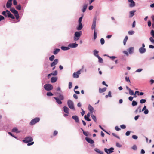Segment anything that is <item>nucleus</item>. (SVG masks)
Here are the masks:
<instances>
[{
  "instance_id": "43",
  "label": "nucleus",
  "mask_w": 154,
  "mask_h": 154,
  "mask_svg": "<svg viewBox=\"0 0 154 154\" xmlns=\"http://www.w3.org/2000/svg\"><path fill=\"white\" fill-rule=\"evenodd\" d=\"M52 75H57V71H55L53 72L52 73H51Z\"/></svg>"
},
{
  "instance_id": "50",
  "label": "nucleus",
  "mask_w": 154,
  "mask_h": 154,
  "mask_svg": "<svg viewBox=\"0 0 154 154\" xmlns=\"http://www.w3.org/2000/svg\"><path fill=\"white\" fill-rule=\"evenodd\" d=\"M100 42L102 45H103L105 41L104 39L102 38L100 39Z\"/></svg>"
},
{
  "instance_id": "25",
  "label": "nucleus",
  "mask_w": 154,
  "mask_h": 154,
  "mask_svg": "<svg viewBox=\"0 0 154 154\" xmlns=\"http://www.w3.org/2000/svg\"><path fill=\"white\" fill-rule=\"evenodd\" d=\"M94 54L97 57H99L98 55V51H97L96 50H94Z\"/></svg>"
},
{
  "instance_id": "5",
  "label": "nucleus",
  "mask_w": 154,
  "mask_h": 154,
  "mask_svg": "<svg viewBox=\"0 0 154 154\" xmlns=\"http://www.w3.org/2000/svg\"><path fill=\"white\" fill-rule=\"evenodd\" d=\"M40 119L39 118H35L31 120L30 124L31 125H33L39 122Z\"/></svg>"
},
{
  "instance_id": "8",
  "label": "nucleus",
  "mask_w": 154,
  "mask_h": 154,
  "mask_svg": "<svg viewBox=\"0 0 154 154\" xmlns=\"http://www.w3.org/2000/svg\"><path fill=\"white\" fill-rule=\"evenodd\" d=\"M6 12L7 14H8V17H10L13 19H15V17L8 10H6Z\"/></svg>"
},
{
  "instance_id": "26",
  "label": "nucleus",
  "mask_w": 154,
  "mask_h": 154,
  "mask_svg": "<svg viewBox=\"0 0 154 154\" xmlns=\"http://www.w3.org/2000/svg\"><path fill=\"white\" fill-rule=\"evenodd\" d=\"M12 131L14 132H16L17 133H19L20 132L18 131V129L16 128H13L12 130Z\"/></svg>"
},
{
  "instance_id": "23",
  "label": "nucleus",
  "mask_w": 154,
  "mask_h": 154,
  "mask_svg": "<svg viewBox=\"0 0 154 154\" xmlns=\"http://www.w3.org/2000/svg\"><path fill=\"white\" fill-rule=\"evenodd\" d=\"M10 10L12 13L15 14H17L18 13V11L17 10L13 8H11Z\"/></svg>"
},
{
  "instance_id": "4",
  "label": "nucleus",
  "mask_w": 154,
  "mask_h": 154,
  "mask_svg": "<svg viewBox=\"0 0 154 154\" xmlns=\"http://www.w3.org/2000/svg\"><path fill=\"white\" fill-rule=\"evenodd\" d=\"M67 104L69 107L71 109L75 110L73 102L71 100H69L67 101Z\"/></svg>"
},
{
  "instance_id": "22",
  "label": "nucleus",
  "mask_w": 154,
  "mask_h": 154,
  "mask_svg": "<svg viewBox=\"0 0 154 154\" xmlns=\"http://www.w3.org/2000/svg\"><path fill=\"white\" fill-rule=\"evenodd\" d=\"M88 109L90 112L91 113H92L94 111V108L90 105H89L88 107Z\"/></svg>"
},
{
  "instance_id": "42",
  "label": "nucleus",
  "mask_w": 154,
  "mask_h": 154,
  "mask_svg": "<svg viewBox=\"0 0 154 154\" xmlns=\"http://www.w3.org/2000/svg\"><path fill=\"white\" fill-rule=\"evenodd\" d=\"M128 33L129 35H131L134 33V32L132 30L128 32Z\"/></svg>"
},
{
  "instance_id": "2",
  "label": "nucleus",
  "mask_w": 154,
  "mask_h": 154,
  "mask_svg": "<svg viewBox=\"0 0 154 154\" xmlns=\"http://www.w3.org/2000/svg\"><path fill=\"white\" fill-rule=\"evenodd\" d=\"M82 34L81 31L76 32L74 34L75 37L74 39L75 41H77L79 38V37Z\"/></svg>"
},
{
  "instance_id": "13",
  "label": "nucleus",
  "mask_w": 154,
  "mask_h": 154,
  "mask_svg": "<svg viewBox=\"0 0 154 154\" xmlns=\"http://www.w3.org/2000/svg\"><path fill=\"white\" fill-rule=\"evenodd\" d=\"M72 118L75 121L78 123L79 121V119L78 117L77 116H73L72 117Z\"/></svg>"
},
{
  "instance_id": "64",
  "label": "nucleus",
  "mask_w": 154,
  "mask_h": 154,
  "mask_svg": "<svg viewBox=\"0 0 154 154\" xmlns=\"http://www.w3.org/2000/svg\"><path fill=\"white\" fill-rule=\"evenodd\" d=\"M130 131H127L125 133V135L127 136H128L130 135Z\"/></svg>"
},
{
  "instance_id": "40",
  "label": "nucleus",
  "mask_w": 154,
  "mask_h": 154,
  "mask_svg": "<svg viewBox=\"0 0 154 154\" xmlns=\"http://www.w3.org/2000/svg\"><path fill=\"white\" fill-rule=\"evenodd\" d=\"M89 117H88L86 115H85V116H84V118H85V119L88 121H91V119H90L89 118Z\"/></svg>"
},
{
  "instance_id": "36",
  "label": "nucleus",
  "mask_w": 154,
  "mask_h": 154,
  "mask_svg": "<svg viewBox=\"0 0 154 154\" xmlns=\"http://www.w3.org/2000/svg\"><path fill=\"white\" fill-rule=\"evenodd\" d=\"M2 14L3 15H4L5 17H8V14H7L6 10L5 11H3L2 12Z\"/></svg>"
},
{
  "instance_id": "63",
  "label": "nucleus",
  "mask_w": 154,
  "mask_h": 154,
  "mask_svg": "<svg viewBox=\"0 0 154 154\" xmlns=\"http://www.w3.org/2000/svg\"><path fill=\"white\" fill-rule=\"evenodd\" d=\"M115 129L117 131H119L120 130V128H119L118 126H116L115 128Z\"/></svg>"
},
{
  "instance_id": "27",
  "label": "nucleus",
  "mask_w": 154,
  "mask_h": 154,
  "mask_svg": "<svg viewBox=\"0 0 154 154\" xmlns=\"http://www.w3.org/2000/svg\"><path fill=\"white\" fill-rule=\"evenodd\" d=\"M58 98L61 100H63L64 99V96L60 94H59Z\"/></svg>"
},
{
  "instance_id": "34",
  "label": "nucleus",
  "mask_w": 154,
  "mask_h": 154,
  "mask_svg": "<svg viewBox=\"0 0 154 154\" xmlns=\"http://www.w3.org/2000/svg\"><path fill=\"white\" fill-rule=\"evenodd\" d=\"M128 37L127 36H126L125 38L124 39L123 41V44L124 45L126 44V42L128 40Z\"/></svg>"
},
{
  "instance_id": "54",
  "label": "nucleus",
  "mask_w": 154,
  "mask_h": 154,
  "mask_svg": "<svg viewBox=\"0 0 154 154\" xmlns=\"http://www.w3.org/2000/svg\"><path fill=\"white\" fill-rule=\"evenodd\" d=\"M125 80L127 82H130V81L129 77H125Z\"/></svg>"
},
{
  "instance_id": "35",
  "label": "nucleus",
  "mask_w": 154,
  "mask_h": 154,
  "mask_svg": "<svg viewBox=\"0 0 154 154\" xmlns=\"http://www.w3.org/2000/svg\"><path fill=\"white\" fill-rule=\"evenodd\" d=\"M108 97H112V96H111V92L110 91H109V92H108V95H106V96H105V97L106 98H107Z\"/></svg>"
},
{
  "instance_id": "9",
  "label": "nucleus",
  "mask_w": 154,
  "mask_h": 154,
  "mask_svg": "<svg viewBox=\"0 0 154 154\" xmlns=\"http://www.w3.org/2000/svg\"><path fill=\"white\" fill-rule=\"evenodd\" d=\"M13 0H8L6 6L7 8H9L11 7L12 4V1Z\"/></svg>"
},
{
  "instance_id": "62",
  "label": "nucleus",
  "mask_w": 154,
  "mask_h": 154,
  "mask_svg": "<svg viewBox=\"0 0 154 154\" xmlns=\"http://www.w3.org/2000/svg\"><path fill=\"white\" fill-rule=\"evenodd\" d=\"M13 4L14 5H17V2L16 0H14Z\"/></svg>"
},
{
  "instance_id": "33",
  "label": "nucleus",
  "mask_w": 154,
  "mask_h": 154,
  "mask_svg": "<svg viewBox=\"0 0 154 154\" xmlns=\"http://www.w3.org/2000/svg\"><path fill=\"white\" fill-rule=\"evenodd\" d=\"M95 150L96 152L100 153V154H103V151L100 150L99 149H95Z\"/></svg>"
},
{
  "instance_id": "10",
  "label": "nucleus",
  "mask_w": 154,
  "mask_h": 154,
  "mask_svg": "<svg viewBox=\"0 0 154 154\" xmlns=\"http://www.w3.org/2000/svg\"><path fill=\"white\" fill-rule=\"evenodd\" d=\"M128 1L131 3L129 5L130 7H132L135 6V3L133 0H128Z\"/></svg>"
},
{
  "instance_id": "41",
  "label": "nucleus",
  "mask_w": 154,
  "mask_h": 154,
  "mask_svg": "<svg viewBox=\"0 0 154 154\" xmlns=\"http://www.w3.org/2000/svg\"><path fill=\"white\" fill-rule=\"evenodd\" d=\"M137 103L136 101L134 100L132 101V105L133 106H135L137 105Z\"/></svg>"
},
{
  "instance_id": "28",
  "label": "nucleus",
  "mask_w": 154,
  "mask_h": 154,
  "mask_svg": "<svg viewBox=\"0 0 154 154\" xmlns=\"http://www.w3.org/2000/svg\"><path fill=\"white\" fill-rule=\"evenodd\" d=\"M97 37V30L96 29L94 30V39L95 40Z\"/></svg>"
},
{
  "instance_id": "20",
  "label": "nucleus",
  "mask_w": 154,
  "mask_h": 154,
  "mask_svg": "<svg viewBox=\"0 0 154 154\" xmlns=\"http://www.w3.org/2000/svg\"><path fill=\"white\" fill-rule=\"evenodd\" d=\"M57 78L56 77H52L51 79V82L52 83H54L57 81Z\"/></svg>"
},
{
  "instance_id": "59",
  "label": "nucleus",
  "mask_w": 154,
  "mask_h": 154,
  "mask_svg": "<svg viewBox=\"0 0 154 154\" xmlns=\"http://www.w3.org/2000/svg\"><path fill=\"white\" fill-rule=\"evenodd\" d=\"M151 25V22L150 20H149L148 22V25L149 27H150Z\"/></svg>"
},
{
  "instance_id": "17",
  "label": "nucleus",
  "mask_w": 154,
  "mask_h": 154,
  "mask_svg": "<svg viewBox=\"0 0 154 154\" xmlns=\"http://www.w3.org/2000/svg\"><path fill=\"white\" fill-rule=\"evenodd\" d=\"M78 45V44L76 43L70 44L69 45V46L71 48H75Z\"/></svg>"
},
{
  "instance_id": "32",
  "label": "nucleus",
  "mask_w": 154,
  "mask_h": 154,
  "mask_svg": "<svg viewBox=\"0 0 154 154\" xmlns=\"http://www.w3.org/2000/svg\"><path fill=\"white\" fill-rule=\"evenodd\" d=\"M61 49L62 50L65 51L68 50L69 49V48L68 47L62 46L61 47Z\"/></svg>"
},
{
  "instance_id": "48",
  "label": "nucleus",
  "mask_w": 154,
  "mask_h": 154,
  "mask_svg": "<svg viewBox=\"0 0 154 154\" xmlns=\"http://www.w3.org/2000/svg\"><path fill=\"white\" fill-rule=\"evenodd\" d=\"M47 95L48 96H53V94L51 92H49L47 93Z\"/></svg>"
},
{
  "instance_id": "6",
  "label": "nucleus",
  "mask_w": 154,
  "mask_h": 154,
  "mask_svg": "<svg viewBox=\"0 0 154 154\" xmlns=\"http://www.w3.org/2000/svg\"><path fill=\"white\" fill-rule=\"evenodd\" d=\"M114 149L113 147H111L108 149L105 148L104 149V151L107 154H109L113 152Z\"/></svg>"
},
{
  "instance_id": "16",
  "label": "nucleus",
  "mask_w": 154,
  "mask_h": 154,
  "mask_svg": "<svg viewBox=\"0 0 154 154\" xmlns=\"http://www.w3.org/2000/svg\"><path fill=\"white\" fill-rule=\"evenodd\" d=\"M54 98L55 99L56 102L59 104H62V102L60 100V99H59L57 97H54Z\"/></svg>"
},
{
  "instance_id": "61",
  "label": "nucleus",
  "mask_w": 154,
  "mask_h": 154,
  "mask_svg": "<svg viewBox=\"0 0 154 154\" xmlns=\"http://www.w3.org/2000/svg\"><path fill=\"white\" fill-rule=\"evenodd\" d=\"M4 17L3 16L0 15V21L3 20H4Z\"/></svg>"
},
{
  "instance_id": "49",
  "label": "nucleus",
  "mask_w": 154,
  "mask_h": 154,
  "mask_svg": "<svg viewBox=\"0 0 154 154\" xmlns=\"http://www.w3.org/2000/svg\"><path fill=\"white\" fill-rule=\"evenodd\" d=\"M112 134L114 137H116L119 139H120V138L119 136H117L116 134L115 133H112Z\"/></svg>"
},
{
  "instance_id": "53",
  "label": "nucleus",
  "mask_w": 154,
  "mask_h": 154,
  "mask_svg": "<svg viewBox=\"0 0 154 154\" xmlns=\"http://www.w3.org/2000/svg\"><path fill=\"white\" fill-rule=\"evenodd\" d=\"M120 127L123 129H124L126 128V126L125 125H120Z\"/></svg>"
},
{
  "instance_id": "29",
  "label": "nucleus",
  "mask_w": 154,
  "mask_h": 154,
  "mask_svg": "<svg viewBox=\"0 0 154 154\" xmlns=\"http://www.w3.org/2000/svg\"><path fill=\"white\" fill-rule=\"evenodd\" d=\"M60 51L59 49H55L53 52V54H57Z\"/></svg>"
},
{
  "instance_id": "30",
  "label": "nucleus",
  "mask_w": 154,
  "mask_h": 154,
  "mask_svg": "<svg viewBox=\"0 0 154 154\" xmlns=\"http://www.w3.org/2000/svg\"><path fill=\"white\" fill-rule=\"evenodd\" d=\"M134 51V48L132 47H130L128 49V51L129 53H133Z\"/></svg>"
},
{
  "instance_id": "19",
  "label": "nucleus",
  "mask_w": 154,
  "mask_h": 154,
  "mask_svg": "<svg viewBox=\"0 0 154 154\" xmlns=\"http://www.w3.org/2000/svg\"><path fill=\"white\" fill-rule=\"evenodd\" d=\"M82 23H79V25L77 27V29L78 30H80L82 28Z\"/></svg>"
},
{
  "instance_id": "45",
  "label": "nucleus",
  "mask_w": 154,
  "mask_h": 154,
  "mask_svg": "<svg viewBox=\"0 0 154 154\" xmlns=\"http://www.w3.org/2000/svg\"><path fill=\"white\" fill-rule=\"evenodd\" d=\"M97 57L99 59V62L100 63H101L103 62V60L99 56V57Z\"/></svg>"
},
{
  "instance_id": "12",
  "label": "nucleus",
  "mask_w": 154,
  "mask_h": 154,
  "mask_svg": "<svg viewBox=\"0 0 154 154\" xmlns=\"http://www.w3.org/2000/svg\"><path fill=\"white\" fill-rule=\"evenodd\" d=\"M58 60L57 59H55L54 61L51 63V66L53 67L57 65L58 62Z\"/></svg>"
},
{
  "instance_id": "57",
  "label": "nucleus",
  "mask_w": 154,
  "mask_h": 154,
  "mask_svg": "<svg viewBox=\"0 0 154 154\" xmlns=\"http://www.w3.org/2000/svg\"><path fill=\"white\" fill-rule=\"evenodd\" d=\"M82 17H80V18L79 19V23H82Z\"/></svg>"
},
{
  "instance_id": "60",
  "label": "nucleus",
  "mask_w": 154,
  "mask_h": 154,
  "mask_svg": "<svg viewBox=\"0 0 154 154\" xmlns=\"http://www.w3.org/2000/svg\"><path fill=\"white\" fill-rule=\"evenodd\" d=\"M132 148L134 150H136L137 149V148L136 145H134L133 146Z\"/></svg>"
},
{
  "instance_id": "3",
  "label": "nucleus",
  "mask_w": 154,
  "mask_h": 154,
  "mask_svg": "<svg viewBox=\"0 0 154 154\" xmlns=\"http://www.w3.org/2000/svg\"><path fill=\"white\" fill-rule=\"evenodd\" d=\"M44 89L48 91H50L52 90L53 88V86L50 84H45L44 86Z\"/></svg>"
},
{
  "instance_id": "37",
  "label": "nucleus",
  "mask_w": 154,
  "mask_h": 154,
  "mask_svg": "<svg viewBox=\"0 0 154 154\" xmlns=\"http://www.w3.org/2000/svg\"><path fill=\"white\" fill-rule=\"evenodd\" d=\"M55 57L54 55H52L49 58V60L51 61H53Z\"/></svg>"
},
{
  "instance_id": "58",
  "label": "nucleus",
  "mask_w": 154,
  "mask_h": 154,
  "mask_svg": "<svg viewBox=\"0 0 154 154\" xmlns=\"http://www.w3.org/2000/svg\"><path fill=\"white\" fill-rule=\"evenodd\" d=\"M57 133L58 132L57 131L55 130L54 131V132L53 135L54 136H55L57 134Z\"/></svg>"
},
{
  "instance_id": "47",
  "label": "nucleus",
  "mask_w": 154,
  "mask_h": 154,
  "mask_svg": "<svg viewBox=\"0 0 154 154\" xmlns=\"http://www.w3.org/2000/svg\"><path fill=\"white\" fill-rule=\"evenodd\" d=\"M150 41L153 44H154V40L152 37H150L149 38Z\"/></svg>"
},
{
  "instance_id": "44",
  "label": "nucleus",
  "mask_w": 154,
  "mask_h": 154,
  "mask_svg": "<svg viewBox=\"0 0 154 154\" xmlns=\"http://www.w3.org/2000/svg\"><path fill=\"white\" fill-rule=\"evenodd\" d=\"M16 8L17 9L20 10L21 9V6L20 5H19L16 7Z\"/></svg>"
},
{
  "instance_id": "39",
  "label": "nucleus",
  "mask_w": 154,
  "mask_h": 154,
  "mask_svg": "<svg viewBox=\"0 0 154 154\" xmlns=\"http://www.w3.org/2000/svg\"><path fill=\"white\" fill-rule=\"evenodd\" d=\"M129 94L131 95H132L134 94L133 91L131 90V89H129Z\"/></svg>"
},
{
  "instance_id": "1",
  "label": "nucleus",
  "mask_w": 154,
  "mask_h": 154,
  "mask_svg": "<svg viewBox=\"0 0 154 154\" xmlns=\"http://www.w3.org/2000/svg\"><path fill=\"white\" fill-rule=\"evenodd\" d=\"M33 140V139L31 137H28L25 138L23 140V141L26 143H28V146L32 145L34 143V142H32L31 143H29Z\"/></svg>"
},
{
  "instance_id": "31",
  "label": "nucleus",
  "mask_w": 154,
  "mask_h": 154,
  "mask_svg": "<svg viewBox=\"0 0 154 154\" xmlns=\"http://www.w3.org/2000/svg\"><path fill=\"white\" fill-rule=\"evenodd\" d=\"M87 7V5L85 4L83 5V9H82V12H84L86 11V10Z\"/></svg>"
},
{
  "instance_id": "15",
  "label": "nucleus",
  "mask_w": 154,
  "mask_h": 154,
  "mask_svg": "<svg viewBox=\"0 0 154 154\" xmlns=\"http://www.w3.org/2000/svg\"><path fill=\"white\" fill-rule=\"evenodd\" d=\"M146 51V48L143 47H141L139 49V51L141 53H145Z\"/></svg>"
},
{
  "instance_id": "18",
  "label": "nucleus",
  "mask_w": 154,
  "mask_h": 154,
  "mask_svg": "<svg viewBox=\"0 0 154 154\" xmlns=\"http://www.w3.org/2000/svg\"><path fill=\"white\" fill-rule=\"evenodd\" d=\"M64 112L66 114H68L69 113V109L66 106H64L63 107Z\"/></svg>"
},
{
  "instance_id": "11",
  "label": "nucleus",
  "mask_w": 154,
  "mask_h": 154,
  "mask_svg": "<svg viewBox=\"0 0 154 154\" xmlns=\"http://www.w3.org/2000/svg\"><path fill=\"white\" fill-rule=\"evenodd\" d=\"M96 19H94L93 20V23L92 25V26L91 27V29L92 30L94 29L95 30V29H96Z\"/></svg>"
},
{
  "instance_id": "14",
  "label": "nucleus",
  "mask_w": 154,
  "mask_h": 154,
  "mask_svg": "<svg viewBox=\"0 0 154 154\" xmlns=\"http://www.w3.org/2000/svg\"><path fill=\"white\" fill-rule=\"evenodd\" d=\"M85 139L87 142H88V143H89L91 144H93L94 142L93 140L91 139L90 138H88L87 137H86L85 138Z\"/></svg>"
},
{
  "instance_id": "55",
  "label": "nucleus",
  "mask_w": 154,
  "mask_h": 154,
  "mask_svg": "<svg viewBox=\"0 0 154 154\" xmlns=\"http://www.w3.org/2000/svg\"><path fill=\"white\" fill-rule=\"evenodd\" d=\"M72 87V83L71 82H70L69 84V89H71Z\"/></svg>"
},
{
  "instance_id": "51",
  "label": "nucleus",
  "mask_w": 154,
  "mask_h": 154,
  "mask_svg": "<svg viewBox=\"0 0 154 154\" xmlns=\"http://www.w3.org/2000/svg\"><path fill=\"white\" fill-rule=\"evenodd\" d=\"M150 34L154 38V30H152L151 31Z\"/></svg>"
},
{
  "instance_id": "38",
  "label": "nucleus",
  "mask_w": 154,
  "mask_h": 154,
  "mask_svg": "<svg viewBox=\"0 0 154 154\" xmlns=\"http://www.w3.org/2000/svg\"><path fill=\"white\" fill-rule=\"evenodd\" d=\"M91 117L92 119L95 121L96 122L97 119L96 116L94 115H91Z\"/></svg>"
},
{
  "instance_id": "52",
  "label": "nucleus",
  "mask_w": 154,
  "mask_h": 154,
  "mask_svg": "<svg viewBox=\"0 0 154 154\" xmlns=\"http://www.w3.org/2000/svg\"><path fill=\"white\" fill-rule=\"evenodd\" d=\"M15 16L16 17V19L18 20L19 18V15L18 14V13L16 14H15Z\"/></svg>"
},
{
  "instance_id": "7",
  "label": "nucleus",
  "mask_w": 154,
  "mask_h": 154,
  "mask_svg": "<svg viewBox=\"0 0 154 154\" xmlns=\"http://www.w3.org/2000/svg\"><path fill=\"white\" fill-rule=\"evenodd\" d=\"M81 70L78 71L76 72H74L73 74V77L74 78H78L79 76V75L81 74Z\"/></svg>"
},
{
  "instance_id": "24",
  "label": "nucleus",
  "mask_w": 154,
  "mask_h": 154,
  "mask_svg": "<svg viewBox=\"0 0 154 154\" xmlns=\"http://www.w3.org/2000/svg\"><path fill=\"white\" fill-rule=\"evenodd\" d=\"M106 88H99V92L100 93H102L103 92L106 91Z\"/></svg>"
},
{
  "instance_id": "46",
  "label": "nucleus",
  "mask_w": 154,
  "mask_h": 154,
  "mask_svg": "<svg viewBox=\"0 0 154 154\" xmlns=\"http://www.w3.org/2000/svg\"><path fill=\"white\" fill-rule=\"evenodd\" d=\"M146 102L145 99H142L140 100V103L141 104L144 103Z\"/></svg>"
},
{
  "instance_id": "56",
  "label": "nucleus",
  "mask_w": 154,
  "mask_h": 154,
  "mask_svg": "<svg viewBox=\"0 0 154 154\" xmlns=\"http://www.w3.org/2000/svg\"><path fill=\"white\" fill-rule=\"evenodd\" d=\"M132 138L134 139H137L138 138V137L136 135H133L132 136Z\"/></svg>"
},
{
  "instance_id": "21",
  "label": "nucleus",
  "mask_w": 154,
  "mask_h": 154,
  "mask_svg": "<svg viewBox=\"0 0 154 154\" xmlns=\"http://www.w3.org/2000/svg\"><path fill=\"white\" fill-rule=\"evenodd\" d=\"M136 11V10H133L130 12V15L129 17H132L134 15V13Z\"/></svg>"
}]
</instances>
